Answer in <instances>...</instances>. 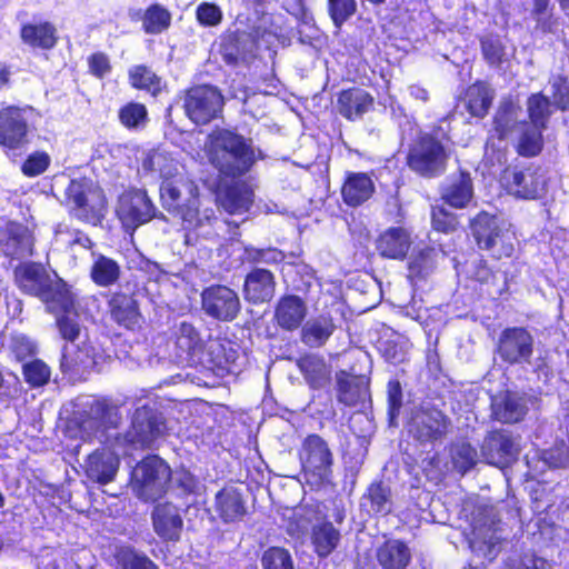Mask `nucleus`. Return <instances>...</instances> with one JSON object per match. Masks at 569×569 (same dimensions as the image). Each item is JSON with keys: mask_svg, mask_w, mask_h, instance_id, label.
<instances>
[{"mask_svg": "<svg viewBox=\"0 0 569 569\" xmlns=\"http://www.w3.org/2000/svg\"><path fill=\"white\" fill-rule=\"evenodd\" d=\"M375 557L380 569H407L412 553L406 541L390 538L377 547Z\"/></svg>", "mask_w": 569, "mask_h": 569, "instance_id": "33", "label": "nucleus"}, {"mask_svg": "<svg viewBox=\"0 0 569 569\" xmlns=\"http://www.w3.org/2000/svg\"><path fill=\"white\" fill-rule=\"evenodd\" d=\"M36 109L30 104L0 107V148L4 153L23 149L30 141Z\"/></svg>", "mask_w": 569, "mask_h": 569, "instance_id": "6", "label": "nucleus"}, {"mask_svg": "<svg viewBox=\"0 0 569 569\" xmlns=\"http://www.w3.org/2000/svg\"><path fill=\"white\" fill-rule=\"evenodd\" d=\"M88 418L98 429L117 428L121 420L119 406L108 398L93 400L90 405Z\"/></svg>", "mask_w": 569, "mask_h": 569, "instance_id": "44", "label": "nucleus"}, {"mask_svg": "<svg viewBox=\"0 0 569 569\" xmlns=\"http://www.w3.org/2000/svg\"><path fill=\"white\" fill-rule=\"evenodd\" d=\"M368 382L361 378H350L346 372L337 377V399L348 407H353L363 401L368 395Z\"/></svg>", "mask_w": 569, "mask_h": 569, "instance_id": "46", "label": "nucleus"}, {"mask_svg": "<svg viewBox=\"0 0 569 569\" xmlns=\"http://www.w3.org/2000/svg\"><path fill=\"white\" fill-rule=\"evenodd\" d=\"M13 280L22 293L37 298L50 281L43 266L34 261L21 262L16 266Z\"/></svg>", "mask_w": 569, "mask_h": 569, "instance_id": "29", "label": "nucleus"}, {"mask_svg": "<svg viewBox=\"0 0 569 569\" xmlns=\"http://www.w3.org/2000/svg\"><path fill=\"white\" fill-rule=\"evenodd\" d=\"M137 472L134 490L141 500L157 501L167 492L171 469L163 459L148 456L138 463Z\"/></svg>", "mask_w": 569, "mask_h": 569, "instance_id": "7", "label": "nucleus"}, {"mask_svg": "<svg viewBox=\"0 0 569 569\" xmlns=\"http://www.w3.org/2000/svg\"><path fill=\"white\" fill-rule=\"evenodd\" d=\"M201 309L209 318L220 322H232L241 312V300L236 290L226 284L213 283L201 295Z\"/></svg>", "mask_w": 569, "mask_h": 569, "instance_id": "10", "label": "nucleus"}, {"mask_svg": "<svg viewBox=\"0 0 569 569\" xmlns=\"http://www.w3.org/2000/svg\"><path fill=\"white\" fill-rule=\"evenodd\" d=\"M513 240V236L502 229L482 251H487L495 260L510 259L515 253Z\"/></svg>", "mask_w": 569, "mask_h": 569, "instance_id": "58", "label": "nucleus"}, {"mask_svg": "<svg viewBox=\"0 0 569 569\" xmlns=\"http://www.w3.org/2000/svg\"><path fill=\"white\" fill-rule=\"evenodd\" d=\"M431 227L439 233H453L460 228V217L443 206H433L431 208Z\"/></svg>", "mask_w": 569, "mask_h": 569, "instance_id": "56", "label": "nucleus"}, {"mask_svg": "<svg viewBox=\"0 0 569 569\" xmlns=\"http://www.w3.org/2000/svg\"><path fill=\"white\" fill-rule=\"evenodd\" d=\"M376 348L381 358L390 365L397 366L407 361V349L398 338L380 337L376 342Z\"/></svg>", "mask_w": 569, "mask_h": 569, "instance_id": "55", "label": "nucleus"}, {"mask_svg": "<svg viewBox=\"0 0 569 569\" xmlns=\"http://www.w3.org/2000/svg\"><path fill=\"white\" fill-rule=\"evenodd\" d=\"M518 126L520 131L517 143L515 144L516 152L523 158L538 157L543 150V132L547 128L528 123L527 120L519 121Z\"/></svg>", "mask_w": 569, "mask_h": 569, "instance_id": "39", "label": "nucleus"}, {"mask_svg": "<svg viewBox=\"0 0 569 569\" xmlns=\"http://www.w3.org/2000/svg\"><path fill=\"white\" fill-rule=\"evenodd\" d=\"M531 16L537 22L536 28L543 33H550L556 26V19L551 13V0H531Z\"/></svg>", "mask_w": 569, "mask_h": 569, "instance_id": "61", "label": "nucleus"}, {"mask_svg": "<svg viewBox=\"0 0 569 569\" xmlns=\"http://www.w3.org/2000/svg\"><path fill=\"white\" fill-rule=\"evenodd\" d=\"M527 410V406L520 397L508 392L497 403L493 413L498 421L511 425L520 422L525 418Z\"/></svg>", "mask_w": 569, "mask_h": 569, "instance_id": "52", "label": "nucleus"}, {"mask_svg": "<svg viewBox=\"0 0 569 569\" xmlns=\"http://www.w3.org/2000/svg\"><path fill=\"white\" fill-rule=\"evenodd\" d=\"M276 276L264 268H252L244 277L243 297L252 305L269 302L276 293Z\"/></svg>", "mask_w": 569, "mask_h": 569, "instance_id": "23", "label": "nucleus"}, {"mask_svg": "<svg viewBox=\"0 0 569 569\" xmlns=\"http://www.w3.org/2000/svg\"><path fill=\"white\" fill-rule=\"evenodd\" d=\"M469 229L477 248L483 250L503 228L495 214L481 210L470 219Z\"/></svg>", "mask_w": 569, "mask_h": 569, "instance_id": "42", "label": "nucleus"}, {"mask_svg": "<svg viewBox=\"0 0 569 569\" xmlns=\"http://www.w3.org/2000/svg\"><path fill=\"white\" fill-rule=\"evenodd\" d=\"M310 540L319 558H327L341 541L340 531L329 520H323L311 528Z\"/></svg>", "mask_w": 569, "mask_h": 569, "instance_id": "41", "label": "nucleus"}, {"mask_svg": "<svg viewBox=\"0 0 569 569\" xmlns=\"http://www.w3.org/2000/svg\"><path fill=\"white\" fill-rule=\"evenodd\" d=\"M118 120L127 130H137L147 124L149 112L143 103L129 101L119 108Z\"/></svg>", "mask_w": 569, "mask_h": 569, "instance_id": "53", "label": "nucleus"}, {"mask_svg": "<svg viewBox=\"0 0 569 569\" xmlns=\"http://www.w3.org/2000/svg\"><path fill=\"white\" fill-rule=\"evenodd\" d=\"M493 99L495 91L482 80H476L470 83L461 96L467 112L477 119L487 117L492 107Z\"/></svg>", "mask_w": 569, "mask_h": 569, "instance_id": "34", "label": "nucleus"}, {"mask_svg": "<svg viewBox=\"0 0 569 569\" xmlns=\"http://www.w3.org/2000/svg\"><path fill=\"white\" fill-rule=\"evenodd\" d=\"M440 250L430 244H418L413 247L407 259V281L417 288L421 283L427 282L429 277L436 271Z\"/></svg>", "mask_w": 569, "mask_h": 569, "instance_id": "18", "label": "nucleus"}, {"mask_svg": "<svg viewBox=\"0 0 569 569\" xmlns=\"http://www.w3.org/2000/svg\"><path fill=\"white\" fill-rule=\"evenodd\" d=\"M174 343L180 357L189 361H203L208 339L203 338L200 329L193 323L181 321L174 332Z\"/></svg>", "mask_w": 569, "mask_h": 569, "instance_id": "27", "label": "nucleus"}, {"mask_svg": "<svg viewBox=\"0 0 569 569\" xmlns=\"http://www.w3.org/2000/svg\"><path fill=\"white\" fill-rule=\"evenodd\" d=\"M107 306L110 318L119 327L127 330H134L140 327L142 315L133 293L114 291L110 295Z\"/></svg>", "mask_w": 569, "mask_h": 569, "instance_id": "22", "label": "nucleus"}, {"mask_svg": "<svg viewBox=\"0 0 569 569\" xmlns=\"http://www.w3.org/2000/svg\"><path fill=\"white\" fill-rule=\"evenodd\" d=\"M392 491L382 479L371 481L361 497V507L373 515L387 516L392 510Z\"/></svg>", "mask_w": 569, "mask_h": 569, "instance_id": "37", "label": "nucleus"}, {"mask_svg": "<svg viewBox=\"0 0 569 569\" xmlns=\"http://www.w3.org/2000/svg\"><path fill=\"white\" fill-rule=\"evenodd\" d=\"M480 50L486 62L499 67L505 57V46L498 34H486L479 39Z\"/></svg>", "mask_w": 569, "mask_h": 569, "instance_id": "60", "label": "nucleus"}, {"mask_svg": "<svg viewBox=\"0 0 569 569\" xmlns=\"http://www.w3.org/2000/svg\"><path fill=\"white\" fill-rule=\"evenodd\" d=\"M239 358V348L236 342L226 337L208 338L206 353L201 365H208L212 369L230 371L231 366Z\"/></svg>", "mask_w": 569, "mask_h": 569, "instance_id": "30", "label": "nucleus"}, {"mask_svg": "<svg viewBox=\"0 0 569 569\" xmlns=\"http://www.w3.org/2000/svg\"><path fill=\"white\" fill-rule=\"evenodd\" d=\"M440 199L451 208H467L473 199V181L470 172L459 169L457 177L441 190Z\"/></svg>", "mask_w": 569, "mask_h": 569, "instance_id": "36", "label": "nucleus"}, {"mask_svg": "<svg viewBox=\"0 0 569 569\" xmlns=\"http://www.w3.org/2000/svg\"><path fill=\"white\" fill-rule=\"evenodd\" d=\"M214 510L224 523L241 521L247 513L243 495L237 488L223 487L214 496Z\"/></svg>", "mask_w": 569, "mask_h": 569, "instance_id": "32", "label": "nucleus"}, {"mask_svg": "<svg viewBox=\"0 0 569 569\" xmlns=\"http://www.w3.org/2000/svg\"><path fill=\"white\" fill-rule=\"evenodd\" d=\"M119 458L106 451H96L89 456L87 462L88 475L100 485L111 482L119 469Z\"/></svg>", "mask_w": 569, "mask_h": 569, "instance_id": "43", "label": "nucleus"}, {"mask_svg": "<svg viewBox=\"0 0 569 569\" xmlns=\"http://www.w3.org/2000/svg\"><path fill=\"white\" fill-rule=\"evenodd\" d=\"M471 279L478 282L481 287H486L488 293L493 290L498 296H502L509 289L507 273L503 274V282L498 286L497 271H495L487 259L480 258L473 266Z\"/></svg>", "mask_w": 569, "mask_h": 569, "instance_id": "51", "label": "nucleus"}, {"mask_svg": "<svg viewBox=\"0 0 569 569\" xmlns=\"http://www.w3.org/2000/svg\"><path fill=\"white\" fill-rule=\"evenodd\" d=\"M449 158L450 153L438 136L421 132L409 144L406 164L417 176L433 179L447 171Z\"/></svg>", "mask_w": 569, "mask_h": 569, "instance_id": "4", "label": "nucleus"}, {"mask_svg": "<svg viewBox=\"0 0 569 569\" xmlns=\"http://www.w3.org/2000/svg\"><path fill=\"white\" fill-rule=\"evenodd\" d=\"M22 375L30 387L39 388L49 382L51 370L42 360L33 359L23 365Z\"/></svg>", "mask_w": 569, "mask_h": 569, "instance_id": "59", "label": "nucleus"}, {"mask_svg": "<svg viewBox=\"0 0 569 569\" xmlns=\"http://www.w3.org/2000/svg\"><path fill=\"white\" fill-rule=\"evenodd\" d=\"M373 97L359 87L343 89L338 93V112L349 121H356L373 106Z\"/></svg>", "mask_w": 569, "mask_h": 569, "instance_id": "31", "label": "nucleus"}, {"mask_svg": "<svg viewBox=\"0 0 569 569\" xmlns=\"http://www.w3.org/2000/svg\"><path fill=\"white\" fill-rule=\"evenodd\" d=\"M223 103V96L216 87L200 84L186 91L183 109L190 121L204 126L221 114Z\"/></svg>", "mask_w": 569, "mask_h": 569, "instance_id": "8", "label": "nucleus"}, {"mask_svg": "<svg viewBox=\"0 0 569 569\" xmlns=\"http://www.w3.org/2000/svg\"><path fill=\"white\" fill-rule=\"evenodd\" d=\"M36 253V236L31 228L8 220L0 227V254L9 260H21Z\"/></svg>", "mask_w": 569, "mask_h": 569, "instance_id": "14", "label": "nucleus"}, {"mask_svg": "<svg viewBox=\"0 0 569 569\" xmlns=\"http://www.w3.org/2000/svg\"><path fill=\"white\" fill-rule=\"evenodd\" d=\"M139 17L142 21V29L148 34H159L169 29L171 24V13L160 3H151L146 8L143 13L137 11L131 16L132 20Z\"/></svg>", "mask_w": 569, "mask_h": 569, "instance_id": "49", "label": "nucleus"}, {"mask_svg": "<svg viewBox=\"0 0 569 569\" xmlns=\"http://www.w3.org/2000/svg\"><path fill=\"white\" fill-rule=\"evenodd\" d=\"M50 166V154L44 150H34L21 162L20 171L27 178H36L43 174Z\"/></svg>", "mask_w": 569, "mask_h": 569, "instance_id": "57", "label": "nucleus"}, {"mask_svg": "<svg viewBox=\"0 0 569 569\" xmlns=\"http://www.w3.org/2000/svg\"><path fill=\"white\" fill-rule=\"evenodd\" d=\"M300 339L308 347H322L336 330V325L330 315H319L300 328Z\"/></svg>", "mask_w": 569, "mask_h": 569, "instance_id": "38", "label": "nucleus"}, {"mask_svg": "<svg viewBox=\"0 0 569 569\" xmlns=\"http://www.w3.org/2000/svg\"><path fill=\"white\" fill-rule=\"evenodd\" d=\"M518 110L519 106L512 98H503L500 101L492 117V130L487 144L490 140L505 141L509 137L516 124Z\"/></svg>", "mask_w": 569, "mask_h": 569, "instance_id": "40", "label": "nucleus"}, {"mask_svg": "<svg viewBox=\"0 0 569 569\" xmlns=\"http://www.w3.org/2000/svg\"><path fill=\"white\" fill-rule=\"evenodd\" d=\"M450 418L436 406H419L408 422L409 435L419 443L441 441L450 431Z\"/></svg>", "mask_w": 569, "mask_h": 569, "instance_id": "9", "label": "nucleus"}, {"mask_svg": "<svg viewBox=\"0 0 569 569\" xmlns=\"http://www.w3.org/2000/svg\"><path fill=\"white\" fill-rule=\"evenodd\" d=\"M157 208L147 190L129 188L118 198L116 213L123 226L138 228L156 217Z\"/></svg>", "mask_w": 569, "mask_h": 569, "instance_id": "12", "label": "nucleus"}, {"mask_svg": "<svg viewBox=\"0 0 569 569\" xmlns=\"http://www.w3.org/2000/svg\"><path fill=\"white\" fill-rule=\"evenodd\" d=\"M38 298L46 303L48 311L53 315L73 313L77 316L74 296L70 286L62 279L54 283L49 281Z\"/></svg>", "mask_w": 569, "mask_h": 569, "instance_id": "35", "label": "nucleus"}, {"mask_svg": "<svg viewBox=\"0 0 569 569\" xmlns=\"http://www.w3.org/2000/svg\"><path fill=\"white\" fill-rule=\"evenodd\" d=\"M500 543L496 529L490 526L480 525L472 529V537L469 539L471 551L489 561L497 557V546Z\"/></svg>", "mask_w": 569, "mask_h": 569, "instance_id": "48", "label": "nucleus"}, {"mask_svg": "<svg viewBox=\"0 0 569 569\" xmlns=\"http://www.w3.org/2000/svg\"><path fill=\"white\" fill-rule=\"evenodd\" d=\"M528 123L548 128L552 116V102L542 91L528 96L527 101Z\"/></svg>", "mask_w": 569, "mask_h": 569, "instance_id": "50", "label": "nucleus"}, {"mask_svg": "<svg viewBox=\"0 0 569 569\" xmlns=\"http://www.w3.org/2000/svg\"><path fill=\"white\" fill-rule=\"evenodd\" d=\"M308 313L306 301L297 295H282L274 305L272 321L282 331L293 332L301 328Z\"/></svg>", "mask_w": 569, "mask_h": 569, "instance_id": "19", "label": "nucleus"}, {"mask_svg": "<svg viewBox=\"0 0 569 569\" xmlns=\"http://www.w3.org/2000/svg\"><path fill=\"white\" fill-rule=\"evenodd\" d=\"M128 80L131 88L146 91L157 98L164 89L162 78L146 64H136L128 71Z\"/></svg>", "mask_w": 569, "mask_h": 569, "instance_id": "45", "label": "nucleus"}, {"mask_svg": "<svg viewBox=\"0 0 569 569\" xmlns=\"http://www.w3.org/2000/svg\"><path fill=\"white\" fill-rule=\"evenodd\" d=\"M208 156L220 174L230 178L247 173L256 160L252 146L241 134L227 129L210 134Z\"/></svg>", "mask_w": 569, "mask_h": 569, "instance_id": "1", "label": "nucleus"}, {"mask_svg": "<svg viewBox=\"0 0 569 569\" xmlns=\"http://www.w3.org/2000/svg\"><path fill=\"white\" fill-rule=\"evenodd\" d=\"M296 366L311 390H322L331 386L332 370L322 356L303 353L297 358Z\"/></svg>", "mask_w": 569, "mask_h": 569, "instance_id": "25", "label": "nucleus"}, {"mask_svg": "<svg viewBox=\"0 0 569 569\" xmlns=\"http://www.w3.org/2000/svg\"><path fill=\"white\" fill-rule=\"evenodd\" d=\"M120 277L121 267L117 260L102 253L97 254L90 268V278L96 286L111 287L119 281Z\"/></svg>", "mask_w": 569, "mask_h": 569, "instance_id": "47", "label": "nucleus"}, {"mask_svg": "<svg viewBox=\"0 0 569 569\" xmlns=\"http://www.w3.org/2000/svg\"><path fill=\"white\" fill-rule=\"evenodd\" d=\"M480 451L488 465L498 467L510 465L518 456L511 435L503 429L489 431L480 445Z\"/></svg>", "mask_w": 569, "mask_h": 569, "instance_id": "17", "label": "nucleus"}, {"mask_svg": "<svg viewBox=\"0 0 569 569\" xmlns=\"http://www.w3.org/2000/svg\"><path fill=\"white\" fill-rule=\"evenodd\" d=\"M163 428L164 422L157 412L149 406H141L133 412L126 440L133 447L146 449L163 435Z\"/></svg>", "mask_w": 569, "mask_h": 569, "instance_id": "15", "label": "nucleus"}, {"mask_svg": "<svg viewBox=\"0 0 569 569\" xmlns=\"http://www.w3.org/2000/svg\"><path fill=\"white\" fill-rule=\"evenodd\" d=\"M411 232L401 226L389 227L376 239V250L381 258L403 261L412 247Z\"/></svg>", "mask_w": 569, "mask_h": 569, "instance_id": "21", "label": "nucleus"}, {"mask_svg": "<svg viewBox=\"0 0 569 569\" xmlns=\"http://www.w3.org/2000/svg\"><path fill=\"white\" fill-rule=\"evenodd\" d=\"M19 36L22 43L33 50L50 51L59 42L58 29L48 20L22 23Z\"/></svg>", "mask_w": 569, "mask_h": 569, "instance_id": "26", "label": "nucleus"}, {"mask_svg": "<svg viewBox=\"0 0 569 569\" xmlns=\"http://www.w3.org/2000/svg\"><path fill=\"white\" fill-rule=\"evenodd\" d=\"M328 14L336 27H341L357 12L356 0H327Z\"/></svg>", "mask_w": 569, "mask_h": 569, "instance_id": "62", "label": "nucleus"}, {"mask_svg": "<svg viewBox=\"0 0 569 569\" xmlns=\"http://www.w3.org/2000/svg\"><path fill=\"white\" fill-rule=\"evenodd\" d=\"M117 560L123 569H159L150 558L137 553L132 548L121 549Z\"/></svg>", "mask_w": 569, "mask_h": 569, "instance_id": "64", "label": "nucleus"}, {"mask_svg": "<svg viewBox=\"0 0 569 569\" xmlns=\"http://www.w3.org/2000/svg\"><path fill=\"white\" fill-rule=\"evenodd\" d=\"M218 52L230 68L250 66L257 58V44L252 36L243 30H226L219 37Z\"/></svg>", "mask_w": 569, "mask_h": 569, "instance_id": "13", "label": "nucleus"}, {"mask_svg": "<svg viewBox=\"0 0 569 569\" xmlns=\"http://www.w3.org/2000/svg\"><path fill=\"white\" fill-rule=\"evenodd\" d=\"M152 527L157 536L167 542L180 540L183 519L180 509L172 502L157 503L151 513Z\"/></svg>", "mask_w": 569, "mask_h": 569, "instance_id": "20", "label": "nucleus"}, {"mask_svg": "<svg viewBox=\"0 0 569 569\" xmlns=\"http://www.w3.org/2000/svg\"><path fill=\"white\" fill-rule=\"evenodd\" d=\"M263 569H293L291 555L281 547L268 548L261 558Z\"/></svg>", "mask_w": 569, "mask_h": 569, "instance_id": "63", "label": "nucleus"}, {"mask_svg": "<svg viewBox=\"0 0 569 569\" xmlns=\"http://www.w3.org/2000/svg\"><path fill=\"white\" fill-rule=\"evenodd\" d=\"M64 200L81 222L99 226L108 213V199L103 189L88 178H73L64 190Z\"/></svg>", "mask_w": 569, "mask_h": 569, "instance_id": "5", "label": "nucleus"}, {"mask_svg": "<svg viewBox=\"0 0 569 569\" xmlns=\"http://www.w3.org/2000/svg\"><path fill=\"white\" fill-rule=\"evenodd\" d=\"M376 192L372 178L366 172L347 171L340 188L343 203L358 208L369 201Z\"/></svg>", "mask_w": 569, "mask_h": 569, "instance_id": "24", "label": "nucleus"}, {"mask_svg": "<svg viewBox=\"0 0 569 569\" xmlns=\"http://www.w3.org/2000/svg\"><path fill=\"white\" fill-rule=\"evenodd\" d=\"M500 181L508 193L520 199H537L542 189L538 168L507 166L500 173Z\"/></svg>", "mask_w": 569, "mask_h": 569, "instance_id": "16", "label": "nucleus"}, {"mask_svg": "<svg viewBox=\"0 0 569 569\" xmlns=\"http://www.w3.org/2000/svg\"><path fill=\"white\" fill-rule=\"evenodd\" d=\"M217 202L229 214H241L251 208L253 190L243 181H232L218 190Z\"/></svg>", "mask_w": 569, "mask_h": 569, "instance_id": "28", "label": "nucleus"}, {"mask_svg": "<svg viewBox=\"0 0 569 569\" xmlns=\"http://www.w3.org/2000/svg\"><path fill=\"white\" fill-rule=\"evenodd\" d=\"M477 457L478 453L476 448L467 441L457 442L450 448L452 467L461 476L475 468L477 465Z\"/></svg>", "mask_w": 569, "mask_h": 569, "instance_id": "54", "label": "nucleus"}, {"mask_svg": "<svg viewBox=\"0 0 569 569\" xmlns=\"http://www.w3.org/2000/svg\"><path fill=\"white\" fill-rule=\"evenodd\" d=\"M162 207L174 218L180 219L188 228L202 224L199 211V187L184 177L166 178L160 184Z\"/></svg>", "mask_w": 569, "mask_h": 569, "instance_id": "2", "label": "nucleus"}, {"mask_svg": "<svg viewBox=\"0 0 569 569\" xmlns=\"http://www.w3.org/2000/svg\"><path fill=\"white\" fill-rule=\"evenodd\" d=\"M298 459L306 483L311 488L319 490L333 485V452L320 435L309 433L302 439Z\"/></svg>", "mask_w": 569, "mask_h": 569, "instance_id": "3", "label": "nucleus"}, {"mask_svg": "<svg viewBox=\"0 0 569 569\" xmlns=\"http://www.w3.org/2000/svg\"><path fill=\"white\" fill-rule=\"evenodd\" d=\"M495 352L507 366L529 363L533 355V337L526 327H507L499 333Z\"/></svg>", "mask_w": 569, "mask_h": 569, "instance_id": "11", "label": "nucleus"}]
</instances>
